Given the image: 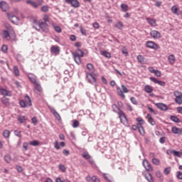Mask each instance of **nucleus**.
Segmentation results:
<instances>
[{
  "mask_svg": "<svg viewBox=\"0 0 182 182\" xmlns=\"http://www.w3.org/2000/svg\"><path fill=\"white\" fill-rule=\"evenodd\" d=\"M130 101L133 105H137V101L136 100V98L134 97H132L130 98Z\"/></svg>",
  "mask_w": 182,
  "mask_h": 182,
  "instance_id": "nucleus-58",
  "label": "nucleus"
},
{
  "mask_svg": "<svg viewBox=\"0 0 182 182\" xmlns=\"http://www.w3.org/2000/svg\"><path fill=\"white\" fill-rule=\"evenodd\" d=\"M51 113L53 114L54 117L57 119V120H62V118H60V115L58 112H56V109L55 108H53L50 109Z\"/></svg>",
  "mask_w": 182,
  "mask_h": 182,
  "instance_id": "nucleus-14",
  "label": "nucleus"
},
{
  "mask_svg": "<svg viewBox=\"0 0 182 182\" xmlns=\"http://www.w3.org/2000/svg\"><path fill=\"white\" fill-rule=\"evenodd\" d=\"M21 133H22V132L18 131V130H15L14 131V134L15 136H16L17 137H22V134H21Z\"/></svg>",
  "mask_w": 182,
  "mask_h": 182,
  "instance_id": "nucleus-49",
  "label": "nucleus"
},
{
  "mask_svg": "<svg viewBox=\"0 0 182 182\" xmlns=\"http://www.w3.org/2000/svg\"><path fill=\"white\" fill-rule=\"evenodd\" d=\"M54 31L57 32V33H60V32H62V28L59 26H54Z\"/></svg>",
  "mask_w": 182,
  "mask_h": 182,
  "instance_id": "nucleus-40",
  "label": "nucleus"
},
{
  "mask_svg": "<svg viewBox=\"0 0 182 182\" xmlns=\"http://www.w3.org/2000/svg\"><path fill=\"white\" fill-rule=\"evenodd\" d=\"M117 92L119 96H121V97H125L124 94H123L124 92H123L122 90L120 88V87H118L117 88Z\"/></svg>",
  "mask_w": 182,
  "mask_h": 182,
  "instance_id": "nucleus-34",
  "label": "nucleus"
},
{
  "mask_svg": "<svg viewBox=\"0 0 182 182\" xmlns=\"http://www.w3.org/2000/svg\"><path fill=\"white\" fill-rule=\"evenodd\" d=\"M121 8L124 12H127V11L129 10V6H127V4H121Z\"/></svg>",
  "mask_w": 182,
  "mask_h": 182,
  "instance_id": "nucleus-35",
  "label": "nucleus"
},
{
  "mask_svg": "<svg viewBox=\"0 0 182 182\" xmlns=\"http://www.w3.org/2000/svg\"><path fill=\"white\" fill-rule=\"evenodd\" d=\"M91 182H100V180L97 178L96 176H92Z\"/></svg>",
  "mask_w": 182,
  "mask_h": 182,
  "instance_id": "nucleus-64",
  "label": "nucleus"
},
{
  "mask_svg": "<svg viewBox=\"0 0 182 182\" xmlns=\"http://www.w3.org/2000/svg\"><path fill=\"white\" fill-rule=\"evenodd\" d=\"M4 161H6V163H11V155L6 154L4 156Z\"/></svg>",
  "mask_w": 182,
  "mask_h": 182,
  "instance_id": "nucleus-39",
  "label": "nucleus"
},
{
  "mask_svg": "<svg viewBox=\"0 0 182 182\" xmlns=\"http://www.w3.org/2000/svg\"><path fill=\"white\" fill-rule=\"evenodd\" d=\"M173 154L176 157H181V153L178 151L173 150Z\"/></svg>",
  "mask_w": 182,
  "mask_h": 182,
  "instance_id": "nucleus-52",
  "label": "nucleus"
},
{
  "mask_svg": "<svg viewBox=\"0 0 182 182\" xmlns=\"http://www.w3.org/2000/svg\"><path fill=\"white\" fill-rule=\"evenodd\" d=\"M159 143H161V144H164L166 143V137L165 136H162L159 139Z\"/></svg>",
  "mask_w": 182,
  "mask_h": 182,
  "instance_id": "nucleus-57",
  "label": "nucleus"
},
{
  "mask_svg": "<svg viewBox=\"0 0 182 182\" xmlns=\"http://www.w3.org/2000/svg\"><path fill=\"white\" fill-rule=\"evenodd\" d=\"M23 151H27V150H29V146L28 144V142H23Z\"/></svg>",
  "mask_w": 182,
  "mask_h": 182,
  "instance_id": "nucleus-38",
  "label": "nucleus"
},
{
  "mask_svg": "<svg viewBox=\"0 0 182 182\" xmlns=\"http://www.w3.org/2000/svg\"><path fill=\"white\" fill-rule=\"evenodd\" d=\"M112 110H113V112H114V113H119V112H120V110H122V109H120L119 107H117V105H116V104H113L112 105Z\"/></svg>",
  "mask_w": 182,
  "mask_h": 182,
  "instance_id": "nucleus-27",
  "label": "nucleus"
},
{
  "mask_svg": "<svg viewBox=\"0 0 182 182\" xmlns=\"http://www.w3.org/2000/svg\"><path fill=\"white\" fill-rule=\"evenodd\" d=\"M171 11L175 15H180V10L176 6L171 7Z\"/></svg>",
  "mask_w": 182,
  "mask_h": 182,
  "instance_id": "nucleus-23",
  "label": "nucleus"
},
{
  "mask_svg": "<svg viewBox=\"0 0 182 182\" xmlns=\"http://www.w3.org/2000/svg\"><path fill=\"white\" fill-rule=\"evenodd\" d=\"M87 69L88 70H93V65H92L91 63L87 64Z\"/></svg>",
  "mask_w": 182,
  "mask_h": 182,
  "instance_id": "nucleus-63",
  "label": "nucleus"
},
{
  "mask_svg": "<svg viewBox=\"0 0 182 182\" xmlns=\"http://www.w3.org/2000/svg\"><path fill=\"white\" fill-rule=\"evenodd\" d=\"M34 92H42V87L41 86V84L37 82L36 84L34 85Z\"/></svg>",
  "mask_w": 182,
  "mask_h": 182,
  "instance_id": "nucleus-18",
  "label": "nucleus"
},
{
  "mask_svg": "<svg viewBox=\"0 0 182 182\" xmlns=\"http://www.w3.org/2000/svg\"><path fill=\"white\" fill-rule=\"evenodd\" d=\"M3 38H4V39H8V38H9V31L7 30L3 31Z\"/></svg>",
  "mask_w": 182,
  "mask_h": 182,
  "instance_id": "nucleus-36",
  "label": "nucleus"
},
{
  "mask_svg": "<svg viewBox=\"0 0 182 182\" xmlns=\"http://www.w3.org/2000/svg\"><path fill=\"white\" fill-rule=\"evenodd\" d=\"M65 3L71 5L73 8H79L80 6V3L77 0H65Z\"/></svg>",
  "mask_w": 182,
  "mask_h": 182,
  "instance_id": "nucleus-4",
  "label": "nucleus"
},
{
  "mask_svg": "<svg viewBox=\"0 0 182 182\" xmlns=\"http://www.w3.org/2000/svg\"><path fill=\"white\" fill-rule=\"evenodd\" d=\"M173 95L175 96V97H182V92L178 90H176L174 91Z\"/></svg>",
  "mask_w": 182,
  "mask_h": 182,
  "instance_id": "nucleus-37",
  "label": "nucleus"
},
{
  "mask_svg": "<svg viewBox=\"0 0 182 182\" xmlns=\"http://www.w3.org/2000/svg\"><path fill=\"white\" fill-rule=\"evenodd\" d=\"M143 166L146 168L147 171H153V167H151V164L147 160H144Z\"/></svg>",
  "mask_w": 182,
  "mask_h": 182,
  "instance_id": "nucleus-9",
  "label": "nucleus"
},
{
  "mask_svg": "<svg viewBox=\"0 0 182 182\" xmlns=\"http://www.w3.org/2000/svg\"><path fill=\"white\" fill-rule=\"evenodd\" d=\"M155 106H156V107L159 109V110H162L164 112H166V110H168V109L167 105L164 103H155Z\"/></svg>",
  "mask_w": 182,
  "mask_h": 182,
  "instance_id": "nucleus-8",
  "label": "nucleus"
},
{
  "mask_svg": "<svg viewBox=\"0 0 182 182\" xmlns=\"http://www.w3.org/2000/svg\"><path fill=\"white\" fill-rule=\"evenodd\" d=\"M0 9L2 10L3 12H6L8 9H9V6L8 3L5 1H0Z\"/></svg>",
  "mask_w": 182,
  "mask_h": 182,
  "instance_id": "nucleus-5",
  "label": "nucleus"
},
{
  "mask_svg": "<svg viewBox=\"0 0 182 182\" xmlns=\"http://www.w3.org/2000/svg\"><path fill=\"white\" fill-rule=\"evenodd\" d=\"M152 163L155 166H159L160 164V160H159L158 159L154 158L152 159Z\"/></svg>",
  "mask_w": 182,
  "mask_h": 182,
  "instance_id": "nucleus-43",
  "label": "nucleus"
},
{
  "mask_svg": "<svg viewBox=\"0 0 182 182\" xmlns=\"http://www.w3.org/2000/svg\"><path fill=\"white\" fill-rule=\"evenodd\" d=\"M137 60L138 62H139V63H145V60H144V57H143V55H139L137 56Z\"/></svg>",
  "mask_w": 182,
  "mask_h": 182,
  "instance_id": "nucleus-33",
  "label": "nucleus"
},
{
  "mask_svg": "<svg viewBox=\"0 0 182 182\" xmlns=\"http://www.w3.org/2000/svg\"><path fill=\"white\" fill-rule=\"evenodd\" d=\"M80 31L82 35H84V36H86L87 35L86 29L83 28L82 27H80Z\"/></svg>",
  "mask_w": 182,
  "mask_h": 182,
  "instance_id": "nucleus-50",
  "label": "nucleus"
},
{
  "mask_svg": "<svg viewBox=\"0 0 182 182\" xmlns=\"http://www.w3.org/2000/svg\"><path fill=\"white\" fill-rule=\"evenodd\" d=\"M117 114L121 120V123H123V122H127V117H126V114H124L123 110H119V112H117Z\"/></svg>",
  "mask_w": 182,
  "mask_h": 182,
  "instance_id": "nucleus-6",
  "label": "nucleus"
},
{
  "mask_svg": "<svg viewBox=\"0 0 182 182\" xmlns=\"http://www.w3.org/2000/svg\"><path fill=\"white\" fill-rule=\"evenodd\" d=\"M175 102L178 105H182V97H178L175 98Z\"/></svg>",
  "mask_w": 182,
  "mask_h": 182,
  "instance_id": "nucleus-41",
  "label": "nucleus"
},
{
  "mask_svg": "<svg viewBox=\"0 0 182 182\" xmlns=\"http://www.w3.org/2000/svg\"><path fill=\"white\" fill-rule=\"evenodd\" d=\"M38 27L41 28V31L43 32L48 33V23L43 22V21H40V23L38 24Z\"/></svg>",
  "mask_w": 182,
  "mask_h": 182,
  "instance_id": "nucleus-7",
  "label": "nucleus"
},
{
  "mask_svg": "<svg viewBox=\"0 0 182 182\" xmlns=\"http://www.w3.org/2000/svg\"><path fill=\"white\" fill-rule=\"evenodd\" d=\"M150 36H151V38H154L155 39H159L161 38V34L160 33V32L156 30L151 31Z\"/></svg>",
  "mask_w": 182,
  "mask_h": 182,
  "instance_id": "nucleus-11",
  "label": "nucleus"
},
{
  "mask_svg": "<svg viewBox=\"0 0 182 182\" xmlns=\"http://www.w3.org/2000/svg\"><path fill=\"white\" fill-rule=\"evenodd\" d=\"M146 21H147L148 23H149V25H155V23H156V21H154V19H153V18H147Z\"/></svg>",
  "mask_w": 182,
  "mask_h": 182,
  "instance_id": "nucleus-44",
  "label": "nucleus"
},
{
  "mask_svg": "<svg viewBox=\"0 0 182 182\" xmlns=\"http://www.w3.org/2000/svg\"><path fill=\"white\" fill-rule=\"evenodd\" d=\"M72 55L75 63H77V65H80L82 63L80 58H83V56H85L83 50L80 48H77L75 52L72 53Z\"/></svg>",
  "mask_w": 182,
  "mask_h": 182,
  "instance_id": "nucleus-1",
  "label": "nucleus"
},
{
  "mask_svg": "<svg viewBox=\"0 0 182 182\" xmlns=\"http://www.w3.org/2000/svg\"><path fill=\"white\" fill-rule=\"evenodd\" d=\"M150 80L154 82V83H159V80L154 77H151Z\"/></svg>",
  "mask_w": 182,
  "mask_h": 182,
  "instance_id": "nucleus-60",
  "label": "nucleus"
},
{
  "mask_svg": "<svg viewBox=\"0 0 182 182\" xmlns=\"http://www.w3.org/2000/svg\"><path fill=\"white\" fill-rule=\"evenodd\" d=\"M17 120L20 123L23 124V123H26L27 119H26V117H25V116L18 115L17 117Z\"/></svg>",
  "mask_w": 182,
  "mask_h": 182,
  "instance_id": "nucleus-17",
  "label": "nucleus"
},
{
  "mask_svg": "<svg viewBox=\"0 0 182 182\" xmlns=\"http://www.w3.org/2000/svg\"><path fill=\"white\" fill-rule=\"evenodd\" d=\"M6 15H7L9 21L14 25H15V23H16V22H19V18H18L16 16H15L14 14H11L9 13H6Z\"/></svg>",
  "mask_w": 182,
  "mask_h": 182,
  "instance_id": "nucleus-3",
  "label": "nucleus"
},
{
  "mask_svg": "<svg viewBox=\"0 0 182 182\" xmlns=\"http://www.w3.org/2000/svg\"><path fill=\"white\" fill-rule=\"evenodd\" d=\"M1 102L5 105L6 106H9V99L6 98V97H3L1 98Z\"/></svg>",
  "mask_w": 182,
  "mask_h": 182,
  "instance_id": "nucleus-29",
  "label": "nucleus"
},
{
  "mask_svg": "<svg viewBox=\"0 0 182 182\" xmlns=\"http://www.w3.org/2000/svg\"><path fill=\"white\" fill-rule=\"evenodd\" d=\"M33 22L35 23V25H38V26H39V24L41 23V21H38L36 18H33Z\"/></svg>",
  "mask_w": 182,
  "mask_h": 182,
  "instance_id": "nucleus-61",
  "label": "nucleus"
},
{
  "mask_svg": "<svg viewBox=\"0 0 182 182\" xmlns=\"http://www.w3.org/2000/svg\"><path fill=\"white\" fill-rule=\"evenodd\" d=\"M26 4L28 5H31L33 6V8H35L36 9H38V4L32 0H26Z\"/></svg>",
  "mask_w": 182,
  "mask_h": 182,
  "instance_id": "nucleus-16",
  "label": "nucleus"
},
{
  "mask_svg": "<svg viewBox=\"0 0 182 182\" xmlns=\"http://www.w3.org/2000/svg\"><path fill=\"white\" fill-rule=\"evenodd\" d=\"M177 178L179 180H182V172L181 171H178L177 175H176Z\"/></svg>",
  "mask_w": 182,
  "mask_h": 182,
  "instance_id": "nucleus-62",
  "label": "nucleus"
},
{
  "mask_svg": "<svg viewBox=\"0 0 182 182\" xmlns=\"http://www.w3.org/2000/svg\"><path fill=\"white\" fill-rule=\"evenodd\" d=\"M1 50H2L3 53H6V52H8V46H6L5 44L1 46Z\"/></svg>",
  "mask_w": 182,
  "mask_h": 182,
  "instance_id": "nucleus-45",
  "label": "nucleus"
},
{
  "mask_svg": "<svg viewBox=\"0 0 182 182\" xmlns=\"http://www.w3.org/2000/svg\"><path fill=\"white\" fill-rule=\"evenodd\" d=\"M14 71L15 76H19V69H18V66L15 65L14 67Z\"/></svg>",
  "mask_w": 182,
  "mask_h": 182,
  "instance_id": "nucleus-42",
  "label": "nucleus"
},
{
  "mask_svg": "<svg viewBox=\"0 0 182 182\" xmlns=\"http://www.w3.org/2000/svg\"><path fill=\"white\" fill-rule=\"evenodd\" d=\"M31 122L34 124V126H36V124H38V119H36V117H33L31 119Z\"/></svg>",
  "mask_w": 182,
  "mask_h": 182,
  "instance_id": "nucleus-56",
  "label": "nucleus"
},
{
  "mask_svg": "<svg viewBox=\"0 0 182 182\" xmlns=\"http://www.w3.org/2000/svg\"><path fill=\"white\" fill-rule=\"evenodd\" d=\"M16 169L17 170V171L18 173H22V171H23V168H22V166H19V165H17L16 166Z\"/></svg>",
  "mask_w": 182,
  "mask_h": 182,
  "instance_id": "nucleus-54",
  "label": "nucleus"
},
{
  "mask_svg": "<svg viewBox=\"0 0 182 182\" xmlns=\"http://www.w3.org/2000/svg\"><path fill=\"white\" fill-rule=\"evenodd\" d=\"M170 171H171V167H167L164 170V174H166V176L170 174Z\"/></svg>",
  "mask_w": 182,
  "mask_h": 182,
  "instance_id": "nucleus-46",
  "label": "nucleus"
},
{
  "mask_svg": "<svg viewBox=\"0 0 182 182\" xmlns=\"http://www.w3.org/2000/svg\"><path fill=\"white\" fill-rule=\"evenodd\" d=\"M124 25H123V22L118 21L117 23L114 24V28L117 29H119V31H122L123 29Z\"/></svg>",
  "mask_w": 182,
  "mask_h": 182,
  "instance_id": "nucleus-19",
  "label": "nucleus"
},
{
  "mask_svg": "<svg viewBox=\"0 0 182 182\" xmlns=\"http://www.w3.org/2000/svg\"><path fill=\"white\" fill-rule=\"evenodd\" d=\"M26 105H27L28 106L31 107L32 106V101L31 100V97H29V95H26L25 96V101Z\"/></svg>",
  "mask_w": 182,
  "mask_h": 182,
  "instance_id": "nucleus-20",
  "label": "nucleus"
},
{
  "mask_svg": "<svg viewBox=\"0 0 182 182\" xmlns=\"http://www.w3.org/2000/svg\"><path fill=\"white\" fill-rule=\"evenodd\" d=\"M79 127V121L77 120H74L73 122V127H74V129H76V127Z\"/></svg>",
  "mask_w": 182,
  "mask_h": 182,
  "instance_id": "nucleus-48",
  "label": "nucleus"
},
{
  "mask_svg": "<svg viewBox=\"0 0 182 182\" xmlns=\"http://www.w3.org/2000/svg\"><path fill=\"white\" fill-rule=\"evenodd\" d=\"M51 52H53L55 55H58L59 53L60 49L59 47H55V46H52L50 48Z\"/></svg>",
  "mask_w": 182,
  "mask_h": 182,
  "instance_id": "nucleus-24",
  "label": "nucleus"
},
{
  "mask_svg": "<svg viewBox=\"0 0 182 182\" xmlns=\"http://www.w3.org/2000/svg\"><path fill=\"white\" fill-rule=\"evenodd\" d=\"M144 90L146 93H151V92H153V88L150 87V85H146Z\"/></svg>",
  "mask_w": 182,
  "mask_h": 182,
  "instance_id": "nucleus-32",
  "label": "nucleus"
},
{
  "mask_svg": "<svg viewBox=\"0 0 182 182\" xmlns=\"http://www.w3.org/2000/svg\"><path fill=\"white\" fill-rule=\"evenodd\" d=\"M0 95H1V96H4V97H5V96H12V93L11 92V91L5 90L4 88H0Z\"/></svg>",
  "mask_w": 182,
  "mask_h": 182,
  "instance_id": "nucleus-10",
  "label": "nucleus"
},
{
  "mask_svg": "<svg viewBox=\"0 0 182 182\" xmlns=\"http://www.w3.org/2000/svg\"><path fill=\"white\" fill-rule=\"evenodd\" d=\"M29 144H31V146H37L41 144V142H39V141H38V140H33V141H30Z\"/></svg>",
  "mask_w": 182,
  "mask_h": 182,
  "instance_id": "nucleus-31",
  "label": "nucleus"
},
{
  "mask_svg": "<svg viewBox=\"0 0 182 182\" xmlns=\"http://www.w3.org/2000/svg\"><path fill=\"white\" fill-rule=\"evenodd\" d=\"M156 177L161 178V177H163V173H161V171H158L156 172Z\"/></svg>",
  "mask_w": 182,
  "mask_h": 182,
  "instance_id": "nucleus-59",
  "label": "nucleus"
},
{
  "mask_svg": "<svg viewBox=\"0 0 182 182\" xmlns=\"http://www.w3.org/2000/svg\"><path fill=\"white\" fill-rule=\"evenodd\" d=\"M29 80L33 83V85H36L38 83V81L35 77H28Z\"/></svg>",
  "mask_w": 182,
  "mask_h": 182,
  "instance_id": "nucleus-47",
  "label": "nucleus"
},
{
  "mask_svg": "<svg viewBox=\"0 0 182 182\" xmlns=\"http://www.w3.org/2000/svg\"><path fill=\"white\" fill-rule=\"evenodd\" d=\"M170 120L173 122L174 123H181V120L180 119L174 115H171L170 117Z\"/></svg>",
  "mask_w": 182,
  "mask_h": 182,
  "instance_id": "nucleus-22",
  "label": "nucleus"
},
{
  "mask_svg": "<svg viewBox=\"0 0 182 182\" xmlns=\"http://www.w3.org/2000/svg\"><path fill=\"white\" fill-rule=\"evenodd\" d=\"M82 157H83V159H85V160H89L90 159H92V156L89 154V152L87 151L83 152L82 154Z\"/></svg>",
  "mask_w": 182,
  "mask_h": 182,
  "instance_id": "nucleus-26",
  "label": "nucleus"
},
{
  "mask_svg": "<svg viewBox=\"0 0 182 182\" xmlns=\"http://www.w3.org/2000/svg\"><path fill=\"white\" fill-rule=\"evenodd\" d=\"M171 132L173 133V134H179L182 135V129L178 128L177 127H171Z\"/></svg>",
  "mask_w": 182,
  "mask_h": 182,
  "instance_id": "nucleus-12",
  "label": "nucleus"
},
{
  "mask_svg": "<svg viewBox=\"0 0 182 182\" xmlns=\"http://www.w3.org/2000/svg\"><path fill=\"white\" fill-rule=\"evenodd\" d=\"M95 76H96V74H92L90 73H86L87 79L89 83H90L91 85H96L97 80Z\"/></svg>",
  "mask_w": 182,
  "mask_h": 182,
  "instance_id": "nucleus-2",
  "label": "nucleus"
},
{
  "mask_svg": "<svg viewBox=\"0 0 182 182\" xmlns=\"http://www.w3.org/2000/svg\"><path fill=\"white\" fill-rule=\"evenodd\" d=\"M101 55L102 56H105V58H107L108 59H110L112 58V54L107 51L102 50L101 51Z\"/></svg>",
  "mask_w": 182,
  "mask_h": 182,
  "instance_id": "nucleus-25",
  "label": "nucleus"
},
{
  "mask_svg": "<svg viewBox=\"0 0 182 182\" xmlns=\"http://www.w3.org/2000/svg\"><path fill=\"white\" fill-rule=\"evenodd\" d=\"M42 12H48L49 11V6H43L41 7Z\"/></svg>",
  "mask_w": 182,
  "mask_h": 182,
  "instance_id": "nucleus-51",
  "label": "nucleus"
},
{
  "mask_svg": "<svg viewBox=\"0 0 182 182\" xmlns=\"http://www.w3.org/2000/svg\"><path fill=\"white\" fill-rule=\"evenodd\" d=\"M146 46H147V48H149L150 49H157V48H159V46H157L156 44V43H154L153 41H147Z\"/></svg>",
  "mask_w": 182,
  "mask_h": 182,
  "instance_id": "nucleus-13",
  "label": "nucleus"
},
{
  "mask_svg": "<svg viewBox=\"0 0 182 182\" xmlns=\"http://www.w3.org/2000/svg\"><path fill=\"white\" fill-rule=\"evenodd\" d=\"M19 105H20L21 107L25 108V107L26 106L27 104H26V102L25 101L20 100Z\"/></svg>",
  "mask_w": 182,
  "mask_h": 182,
  "instance_id": "nucleus-55",
  "label": "nucleus"
},
{
  "mask_svg": "<svg viewBox=\"0 0 182 182\" xmlns=\"http://www.w3.org/2000/svg\"><path fill=\"white\" fill-rule=\"evenodd\" d=\"M138 130L141 136H144V128H143V126L140 123H139Z\"/></svg>",
  "mask_w": 182,
  "mask_h": 182,
  "instance_id": "nucleus-30",
  "label": "nucleus"
},
{
  "mask_svg": "<svg viewBox=\"0 0 182 182\" xmlns=\"http://www.w3.org/2000/svg\"><path fill=\"white\" fill-rule=\"evenodd\" d=\"M145 178L147 180L148 182H154V180H153V176L150 172H147L145 174Z\"/></svg>",
  "mask_w": 182,
  "mask_h": 182,
  "instance_id": "nucleus-15",
  "label": "nucleus"
},
{
  "mask_svg": "<svg viewBox=\"0 0 182 182\" xmlns=\"http://www.w3.org/2000/svg\"><path fill=\"white\" fill-rule=\"evenodd\" d=\"M58 168L60 170H62L63 173H65V171H66V167H65V165L60 164L58 166Z\"/></svg>",
  "mask_w": 182,
  "mask_h": 182,
  "instance_id": "nucleus-53",
  "label": "nucleus"
},
{
  "mask_svg": "<svg viewBox=\"0 0 182 182\" xmlns=\"http://www.w3.org/2000/svg\"><path fill=\"white\" fill-rule=\"evenodd\" d=\"M168 60L169 63H171V65H173V64L175 63V62H176V57L174 56V55L171 54V55L168 57Z\"/></svg>",
  "mask_w": 182,
  "mask_h": 182,
  "instance_id": "nucleus-21",
  "label": "nucleus"
},
{
  "mask_svg": "<svg viewBox=\"0 0 182 182\" xmlns=\"http://www.w3.org/2000/svg\"><path fill=\"white\" fill-rule=\"evenodd\" d=\"M3 136L5 139H9V136H11V132L8 129H5L3 132Z\"/></svg>",
  "mask_w": 182,
  "mask_h": 182,
  "instance_id": "nucleus-28",
  "label": "nucleus"
}]
</instances>
